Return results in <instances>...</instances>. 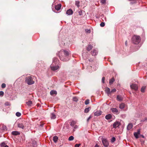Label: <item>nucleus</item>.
Here are the masks:
<instances>
[{
    "label": "nucleus",
    "mask_w": 147,
    "mask_h": 147,
    "mask_svg": "<svg viewBox=\"0 0 147 147\" xmlns=\"http://www.w3.org/2000/svg\"><path fill=\"white\" fill-rule=\"evenodd\" d=\"M74 139V137L73 136H71L68 138L69 141H72Z\"/></svg>",
    "instance_id": "7c9ffc66"
},
{
    "label": "nucleus",
    "mask_w": 147,
    "mask_h": 147,
    "mask_svg": "<svg viewBox=\"0 0 147 147\" xmlns=\"http://www.w3.org/2000/svg\"><path fill=\"white\" fill-rule=\"evenodd\" d=\"M73 11L72 10H67L66 11V13L67 14L70 15L72 14L73 13Z\"/></svg>",
    "instance_id": "2eb2a0df"
},
{
    "label": "nucleus",
    "mask_w": 147,
    "mask_h": 147,
    "mask_svg": "<svg viewBox=\"0 0 147 147\" xmlns=\"http://www.w3.org/2000/svg\"><path fill=\"white\" fill-rule=\"evenodd\" d=\"M98 53L97 51L96 50H94L92 53V56H95L97 55Z\"/></svg>",
    "instance_id": "4be33fe9"
},
{
    "label": "nucleus",
    "mask_w": 147,
    "mask_h": 147,
    "mask_svg": "<svg viewBox=\"0 0 147 147\" xmlns=\"http://www.w3.org/2000/svg\"><path fill=\"white\" fill-rule=\"evenodd\" d=\"M5 105H10V103L8 102H6L5 103Z\"/></svg>",
    "instance_id": "de8ad7c7"
},
{
    "label": "nucleus",
    "mask_w": 147,
    "mask_h": 147,
    "mask_svg": "<svg viewBox=\"0 0 147 147\" xmlns=\"http://www.w3.org/2000/svg\"><path fill=\"white\" fill-rule=\"evenodd\" d=\"M106 0H101V2L102 3L104 4L106 3Z\"/></svg>",
    "instance_id": "c03bdc74"
},
{
    "label": "nucleus",
    "mask_w": 147,
    "mask_h": 147,
    "mask_svg": "<svg viewBox=\"0 0 147 147\" xmlns=\"http://www.w3.org/2000/svg\"><path fill=\"white\" fill-rule=\"evenodd\" d=\"M58 61V60L57 58H53V64L54 63L55 64H56V63H57V61Z\"/></svg>",
    "instance_id": "bb28decb"
},
{
    "label": "nucleus",
    "mask_w": 147,
    "mask_h": 147,
    "mask_svg": "<svg viewBox=\"0 0 147 147\" xmlns=\"http://www.w3.org/2000/svg\"><path fill=\"white\" fill-rule=\"evenodd\" d=\"M111 111L114 113H116L117 114L119 113V112L117 109L115 108H112L111 109Z\"/></svg>",
    "instance_id": "9b49d317"
},
{
    "label": "nucleus",
    "mask_w": 147,
    "mask_h": 147,
    "mask_svg": "<svg viewBox=\"0 0 147 147\" xmlns=\"http://www.w3.org/2000/svg\"><path fill=\"white\" fill-rule=\"evenodd\" d=\"M114 81H115V80H114V78H112L109 80L110 84V85L112 84L113 83V82Z\"/></svg>",
    "instance_id": "393cba45"
},
{
    "label": "nucleus",
    "mask_w": 147,
    "mask_h": 147,
    "mask_svg": "<svg viewBox=\"0 0 147 147\" xmlns=\"http://www.w3.org/2000/svg\"><path fill=\"white\" fill-rule=\"evenodd\" d=\"M92 46L91 45H89L88 46V47L87 48V50L88 51H89L91 50V49H92Z\"/></svg>",
    "instance_id": "cd10ccee"
},
{
    "label": "nucleus",
    "mask_w": 147,
    "mask_h": 147,
    "mask_svg": "<svg viewBox=\"0 0 147 147\" xmlns=\"http://www.w3.org/2000/svg\"><path fill=\"white\" fill-rule=\"evenodd\" d=\"M120 124V123L118 121L115 122L113 124V127L114 128H116L118 127Z\"/></svg>",
    "instance_id": "9d476101"
},
{
    "label": "nucleus",
    "mask_w": 147,
    "mask_h": 147,
    "mask_svg": "<svg viewBox=\"0 0 147 147\" xmlns=\"http://www.w3.org/2000/svg\"><path fill=\"white\" fill-rule=\"evenodd\" d=\"M78 14L80 16L82 15V12L81 10H78Z\"/></svg>",
    "instance_id": "c756f323"
},
{
    "label": "nucleus",
    "mask_w": 147,
    "mask_h": 147,
    "mask_svg": "<svg viewBox=\"0 0 147 147\" xmlns=\"http://www.w3.org/2000/svg\"><path fill=\"white\" fill-rule=\"evenodd\" d=\"M146 88V86H143L141 90V91L142 92H144L145 89Z\"/></svg>",
    "instance_id": "473e14b6"
},
{
    "label": "nucleus",
    "mask_w": 147,
    "mask_h": 147,
    "mask_svg": "<svg viewBox=\"0 0 147 147\" xmlns=\"http://www.w3.org/2000/svg\"><path fill=\"white\" fill-rule=\"evenodd\" d=\"M119 108L121 109L125 108L126 110H126L127 108V106L123 103H122L119 105Z\"/></svg>",
    "instance_id": "423d86ee"
},
{
    "label": "nucleus",
    "mask_w": 147,
    "mask_h": 147,
    "mask_svg": "<svg viewBox=\"0 0 147 147\" xmlns=\"http://www.w3.org/2000/svg\"><path fill=\"white\" fill-rule=\"evenodd\" d=\"M116 89L115 88L112 89L111 91V94L113 93L116 92Z\"/></svg>",
    "instance_id": "e433bc0d"
},
{
    "label": "nucleus",
    "mask_w": 147,
    "mask_h": 147,
    "mask_svg": "<svg viewBox=\"0 0 147 147\" xmlns=\"http://www.w3.org/2000/svg\"><path fill=\"white\" fill-rule=\"evenodd\" d=\"M117 100L120 101H121L123 100V98L121 96L117 95Z\"/></svg>",
    "instance_id": "6ab92c4d"
},
{
    "label": "nucleus",
    "mask_w": 147,
    "mask_h": 147,
    "mask_svg": "<svg viewBox=\"0 0 147 147\" xmlns=\"http://www.w3.org/2000/svg\"><path fill=\"white\" fill-rule=\"evenodd\" d=\"M105 80V78L104 77H102V82L103 83H104Z\"/></svg>",
    "instance_id": "49530a36"
},
{
    "label": "nucleus",
    "mask_w": 147,
    "mask_h": 147,
    "mask_svg": "<svg viewBox=\"0 0 147 147\" xmlns=\"http://www.w3.org/2000/svg\"><path fill=\"white\" fill-rule=\"evenodd\" d=\"M140 41L141 38L139 36L135 35L132 38V41L135 44H138L140 42Z\"/></svg>",
    "instance_id": "f03ea898"
},
{
    "label": "nucleus",
    "mask_w": 147,
    "mask_h": 147,
    "mask_svg": "<svg viewBox=\"0 0 147 147\" xmlns=\"http://www.w3.org/2000/svg\"><path fill=\"white\" fill-rule=\"evenodd\" d=\"M32 145L34 147L37 146L36 142L35 141H33L32 142Z\"/></svg>",
    "instance_id": "c85d7f7f"
},
{
    "label": "nucleus",
    "mask_w": 147,
    "mask_h": 147,
    "mask_svg": "<svg viewBox=\"0 0 147 147\" xmlns=\"http://www.w3.org/2000/svg\"><path fill=\"white\" fill-rule=\"evenodd\" d=\"M5 145V144H4V143H2V144H1V146H2V145Z\"/></svg>",
    "instance_id": "5fc2aeb1"
},
{
    "label": "nucleus",
    "mask_w": 147,
    "mask_h": 147,
    "mask_svg": "<svg viewBox=\"0 0 147 147\" xmlns=\"http://www.w3.org/2000/svg\"><path fill=\"white\" fill-rule=\"evenodd\" d=\"M90 107L86 108L84 110V112L86 113H88L89 110H90Z\"/></svg>",
    "instance_id": "b1692460"
},
{
    "label": "nucleus",
    "mask_w": 147,
    "mask_h": 147,
    "mask_svg": "<svg viewBox=\"0 0 147 147\" xmlns=\"http://www.w3.org/2000/svg\"><path fill=\"white\" fill-rule=\"evenodd\" d=\"M80 145V144H75V147H79V146Z\"/></svg>",
    "instance_id": "a18cd8bd"
},
{
    "label": "nucleus",
    "mask_w": 147,
    "mask_h": 147,
    "mask_svg": "<svg viewBox=\"0 0 147 147\" xmlns=\"http://www.w3.org/2000/svg\"><path fill=\"white\" fill-rule=\"evenodd\" d=\"M131 88L134 90H137L138 89V86L135 84H132L130 85Z\"/></svg>",
    "instance_id": "6e6552de"
},
{
    "label": "nucleus",
    "mask_w": 147,
    "mask_h": 147,
    "mask_svg": "<svg viewBox=\"0 0 147 147\" xmlns=\"http://www.w3.org/2000/svg\"><path fill=\"white\" fill-rule=\"evenodd\" d=\"M57 10H57H55L53 11L55 12H56V13H57V11H58V10Z\"/></svg>",
    "instance_id": "603ef678"
},
{
    "label": "nucleus",
    "mask_w": 147,
    "mask_h": 147,
    "mask_svg": "<svg viewBox=\"0 0 147 147\" xmlns=\"http://www.w3.org/2000/svg\"><path fill=\"white\" fill-rule=\"evenodd\" d=\"M91 117V116H90L87 119V121H89V120H90V119Z\"/></svg>",
    "instance_id": "8fccbe9b"
},
{
    "label": "nucleus",
    "mask_w": 147,
    "mask_h": 147,
    "mask_svg": "<svg viewBox=\"0 0 147 147\" xmlns=\"http://www.w3.org/2000/svg\"><path fill=\"white\" fill-rule=\"evenodd\" d=\"M58 139V137L57 136H54L53 138V140L55 142H56Z\"/></svg>",
    "instance_id": "5701e85b"
},
{
    "label": "nucleus",
    "mask_w": 147,
    "mask_h": 147,
    "mask_svg": "<svg viewBox=\"0 0 147 147\" xmlns=\"http://www.w3.org/2000/svg\"><path fill=\"white\" fill-rule=\"evenodd\" d=\"M100 25L101 27H104L105 25V24L104 22H102L100 24Z\"/></svg>",
    "instance_id": "a19ab883"
},
{
    "label": "nucleus",
    "mask_w": 147,
    "mask_h": 147,
    "mask_svg": "<svg viewBox=\"0 0 147 147\" xmlns=\"http://www.w3.org/2000/svg\"><path fill=\"white\" fill-rule=\"evenodd\" d=\"M76 5L78 7L80 6V2L78 1H76L75 2Z\"/></svg>",
    "instance_id": "72a5a7b5"
},
{
    "label": "nucleus",
    "mask_w": 147,
    "mask_h": 147,
    "mask_svg": "<svg viewBox=\"0 0 147 147\" xmlns=\"http://www.w3.org/2000/svg\"><path fill=\"white\" fill-rule=\"evenodd\" d=\"M115 140L116 139L115 138L113 137L111 139V142L113 143L115 141Z\"/></svg>",
    "instance_id": "4c0bfd02"
},
{
    "label": "nucleus",
    "mask_w": 147,
    "mask_h": 147,
    "mask_svg": "<svg viewBox=\"0 0 147 147\" xmlns=\"http://www.w3.org/2000/svg\"><path fill=\"white\" fill-rule=\"evenodd\" d=\"M16 115L18 117H20L21 115V113L19 112H17L16 113Z\"/></svg>",
    "instance_id": "c9c22d12"
},
{
    "label": "nucleus",
    "mask_w": 147,
    "mask_h": 147,
    "mask_svg": "<svg viewBox=\"0 0 147 147\" xmlns=\"http://www.w3.org/2000/svg\"><path fill=\"white\" fill-rule=\"evenodd\" d=\"M102 142L105 146L107 147L109 145V142L107 139L103 138L102 140Z\"/></svg>",
    "instance_id": "39448f33"
},
{
    "label": "nucleus",
    "mask_w": 147,
    "mask_h": 147,
    "mask_svg": "<svg viewBox=\"0 0 147 147\" xmlns=\"http://www.w3.org/2000/svg\"><path fill=\"white\" fill-rule=\"evenodd\" d=\"M133 125L131 123H129L128 124L127 127V129L128 130H130L133 127Z\"/></svg>",
    "instance_id": "4468645a"
},
{
    "label": "nucleus",
    "mask_w": 147,
    "mask_h": 147,
    "mask_svg": "<svg viewBox=\"0 0 147 147\" xmlns=\"http://www.w3.org/2000/svg\"><path fill=\"white\" fill-rule=\"evenodd\" d=\"M4 147H9L7 145H5Z\"/></svg>",
    "instance_id": "6e6d98bb"
},
{
    "label": "nucleus",
    "mask_w": 147,
    "mask_h": 147,
    "mask_svg": "<svg viewBox=\"0 0 147 147\" xmlns=\"http://www.w3.org/2000/svg\"><path fill=\"white\" fill-rule=\"evenodd\" d=\"M102 112L101 111H97L94 113V115L96 116H98L100 115L101 114Z\"/></svg>",
    "instance_id": "ddd939ff"
},
{
    "label": "nucleus",
    "mask_w": 147,
    "mask_h": 147,
    "mask_svg": "<svg viewBox=\"0 0 147 147\" xmlns=\"http://www.w3.org/2000/svg\"><path fill=\"white\" fill-rule=\"evenodd\" d=\"M6 87V84L5 83H3L1 85V87L2 88H4Z\"/></svg>",
    "instance_id": "79ce46f5"
},
{
    "label": "nucleus",
    "mask_w": 147,
    "mask_h": 147,
    "mask_svg": "<svg viewBox=\"0 0 147 147\" xmlns=\"http://www.w3.org/2000/svg\"><path fill=\"white\" fill-rule=\"evenodd\" d=\"M50 94L52 95H56L57 94V92L55 90H52L50 91Z\"/></svg>",
    "instance_id": "a211bd4d"
},
{
    "label": "nucleus",
    "mask_w": 147,
    "mask_h": 147,
    "mask_svg": "<svg viewBox=\"0 0 147 147\" xmlns=\"http://www.w3.org/2000/svg\"><path fill=\"white\" fill-rule=\"evenodd\" d=\"M53 64H52L51 66V70L53 71H55L59 68V66H53Z\"/></svg>",
    "instance_id": "1a4fd4ad"
},
{
    "label": "nucleus",
    "mask_w": 147,
    "mask_h": 147,
    "mask_svg": "<svg viewBox=\"0 0 147 147\" xmlns=\"http://www.w3.org/2000/svg\"><path fill=\"white\" fill-rule=\"evenodd\" d=\"M94 147H99V146L98 144H96Z\"/></svg>",
    "instance_id": "3c124183"
},
{
    "label": "nucleus",
    "mask_w": 147,
    "mask_h": 147,
    "mask_svg": "<svg viewBox=\"0 0 147 147\" xmlns=\"http://www.w3.org/2000/svg\"><path fill=\"white\" fill-rule=\"evenodd\" d=\"M26 124L25 122L20 123L18 124V127L22 129L25 128Z\"/></svg>",
    "instance_id": "20e7f679"
},
{
    "label": "nucleus",
    "mask_w": 147,
    "mask_h": 147,
    "mask_svg": "<svg viewBox=\"0 0 147 147\" xmlns=\"http://www.w3.org/2000/svg\"><path fill=\"white\" fill-rule=\"evenodd\" d=\"M89 100L88 99H87V100H86L85 101V103L86 105H88L89 104Z\"/></svg>",
    "instance_id": "ea45409f"
},
{
    "label": "nucleus",
    "mask_w": 147,
    "mask_h": 147,
    "mask_svg": "<svg viewBox=\"0 0 147 147\" xmlns=\"http://www.w3.org/2000/svg\"><path fill=\"white\" fill-rule=\"evenodd\" d=\"M111 117V115L110 114H109L106 115L105 117V119L107 120L110 119Z\"/></svg>",
    "instance_id": "aec40b11"
},
{
    "label": "nucleus",
    "mask_w": 147,
    "mask_h": 147,
    "mask_svg": "<svg viewBox=\"0 0 147 147\" xmlns=\"http://www.w3.org/2000/svg\"><path fill=\"white\" fill-rule=\"evenodd\" d=\"M51 119H55L56 118V116L53 113H51Z\"/></svg>",
    "instance_id": "412c9836"
},
{
    "label": "nucleus",
    "mask_w": 147,
    "mask_h": 147,
    "mask_svg": "<svg viewBox=\"0 0 147 147\" xmlns=\"http://www.w3.org/2000/svg\"><path fill=\"white\" fill-rule=\"evenodd\" d=\"M4 92L2 91H0V96H3L4 95Z\"/></svg>",
    "instance_id": "37998d69"
},
{
    "label": "nucleus",
    "mask_w": 147,
    "mask_h": 147,
    "mask_svg": "<svg viewBox=\"0 0 147 147\" xmlns=\"http://www.w3.org/2000/svg\"><path fill=\"white\" fill-rule=\"evenodd\" d=\"M61 4H59L56 5L55 6V9H61Z\"/></svg>",
    "instance_id": "f3484780"
},
{
    "label": "nucleus",
    "mask_w": 147,
    "mask_h": 147,
    "mask_svg": "<svg viewBox=\"0 0 147 147\" xmlns=\"http://www.w3.org/2000/svg\"><path fill=\"white\" fill-rule=\"evenodd\" d=\"M78 126H77V125H76L74 127V129H76V128H78Z\"/></svg>",
    "instance_id": "09e8293b"
},
{
    "label": "nucleus",
    "mask_w": 147,
    "mask_h": 147,
    "mask_svg": "<svg viewBox=\"0 0 147 147\" xmlns=\"http://www.w3.org/2000/svg\"><path fill=\"white\" fill-rule=\"evenodd\" d=\"M72 123H71V125H72Z\"/></svg>",
    "instance_id": "13d9d810"
},
{
    "label": "nucleus",
    "mask_w": 147,
    "mask_h": 147,
    "mask_svg": "<svg viewBox=\"0 0 147 147\" xmlns=\"http://www.w3.org/2000/svg\"><path fill=\"white\" fill-rule=\"evenodd\" d=\"M140 129H139L138 130L137 132H135L134 133V135L135 137L138 139L139 138V135L140 134Z\"/></svg>",
    "instance_id": "0eeeda50"
},
{
    "label": "nucleus",
    "mask_w": 147,
    "mask_h": 147,
    "mask_svg": "<svg viewBox=\"0 0 147 147\" xmlns=\"http://www.w3.org/2000/svg\"><path fill=\"white\" fill-rule=\"evenodd\" d=\"M125 45L126 46L127 45V41H126L125 42Z\"/></svg>",
    "instance_id": "864d4df0"
},
{
    "label": "nucleus",
    "mask_w": 147,
    "mask_h": 147,
    "mask_svg": "<svg viewBox=\"0 0 147 147\" xmlns=\"http://www.w3.org/2000/svg\"><path fill=\"white\" fill-rule=\"evenodd\" d=\"M145 120H147V118H146L145 119Z\"/></svg>",
    "instance_id": "4d7b16f0"
},
{
    "label": "nucleus",
    "mask_w": 147,
    "mask_h": 147,
    "mask_svg": "<svg viewBox=\"0 0 147 147\" xmlns=\"http://www.w3.org/2000/svg\"><path fill=\"white\" fill-rule=\"evenodd\" d=\"M26 104L28 106H31L32 105V101H30L27 102Z\"/></svg>",
    "instance_id": "a878e982"
},
{
    "label": "nucleus",
    "mask_w": 147,
    "mask_h": 147,
    "mask_svg": "<svg viewBox=\"0 0 147 147\" xmlns=\"http://www.w3.org/2000/svg\"><path fill=\"white\" fill-rule=\"evenodd\" d=\"M68 53L65 51H61L59 54V57L60 59L64 61H67L69 60Z\"/></svg>",
    "instance_id": "f257e3e1"
},
{
    "label": "nucleus",
    "mask_w": 147,
    "mask_h": 147,
    "mask_svg": "<svg viewBox=\"0 0 147 147\" xmlns=\"http://www.w3.org/2000/svg\"><path fill=\"white\" fill-rule=\"evenodd\" d=\"M105 92L108 96L111 94V91L109 88L106 87L105 88Z\"/></svg>",
    "instance_id": "f8f14e48"
},
{
    "label": "nucleus",
    "mask_w": 147,
    "mask_h": 147,
    "mask_svg": "<svg viewBox=\"0 0 147 147\" xmlns=\"http://www.w3.org/2000/svg\"><path fill=\"white\" fill-rule=\"evenodd\" d=\"M26 82L28 85H31L34 84V82L31 76H28L26 78L25 80Z\"/></svg>",
    "instance_id": "7ed1b4c3"
},
{
    "label": "nucleus",
    "mask_w": 147,
    "mask_h": 147,
    "mask_svg": "<svg viewBox=\"0 0 147 147\" xmlns=\"http://www.w3.org/2000/svg\"><path fill=\"white\" fill-rule=\"evenodd\" d=\"M85 31L86 33H90L91 32L90 29H86L85 30Z\"/></svg>",
    "instance_id": "f704fd0d"
},
{
    "label": "nucleus",
    "mask_w": 147,
    "mask_h": 147,
    "mask_svg": "<svg viewBox=\"0 0 147 147\" xmlns=\"http://www.w3.org/2000/svg\"><path fill=\"white\" fill-rule=\"evenodd\" d=\"M73 101L76 102L78 100V98L77 97H74L73 98Z\"/></svg>",
    "instance_id": "58836bf2"
},
{
    "label": "nucleus",
    "mask_w": 147,
    "mask_h": 147,
    "mask_svg": "<svg viewBox=\"0 0 147 147\" xmlns=\"http://www.w3.org/2000/svg\"><path fill=\"white\" fill-rule=\"evenodd\" d=\"M129 0V1H131L130 3L131 4H132L134 3H136V1H135V0Z\"/></svg>",
    "instance_id": "2f4dec72"
},
{
    "label": "nucleus",
    "mask_w": 147,
    "mask_h": 147,
    "mask_svg": "<svg viewBox=\"0 0 147 147\" xmlns=\"http://www.w3.org/2000/svg\"><path fill=\"white\" fill-rule=\"evenodd\" d=\"M11 134L15 136L19 135L20 134L19 132L16 131H13Z\"/></svg>",
    "instance_id": "dca6fc26"
}]
</instances>
